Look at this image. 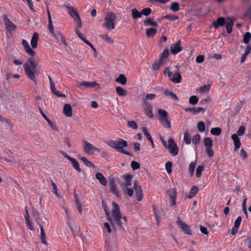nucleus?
<instances>
[{
	"mask_svg": "<svg viewBox=\"0 0 251 251\" xmlns=\"http://www.w3.org/2000/svg\"><path fill=\"white\" fill-rule=\"evenodd\" d=\"M170 9L174 12L178 11L179 10V3L177 2H173L171 5Z\"/></svg>",
	"mask_w": 251,
	"mask_h": 251,
	"instance_id": "43",
	"label": "nucleus"
},
{
	"mask_svg": "<svg viewBox=\"0 0 251 251\" xmlns=\"http://www.w3.org/2000/svg\"><path fill=\"white\" fill-rule=\"evenodd\" d=\"M127 125L129 127H130L134 129H136L138 127L137 124L134 121H128L127 122Z\"/></svg>",
	"mask_w": 251,
	"mask_h": 251,
	"instance_id": "51",
	"label": "nucleus"
},
{
	"mask_svg": "<svg viewBox=\"0 0 251 251\" xmlns=\"http://www.w3.org/2000/svg\"><path fill=\"white\" fill-rule=\"evenodd\" d=\"M131 166L133 170H136L140 168V164L135 161H132L131 163Z\"/></svg>",
	"mask_w": 251,
	"mask_h": 251,
	"instance_id": "54",
	"label": "nucleus"
},
{
	"mask_svg": "<svg viewBox=\"0 0 251 251\" xmlns=\"http://www.w3.org/2000/svg\"><path fill=\"white\" fill-rule=\"evenodd\" d=\"M114 178H111L110 179V191L111 193L117 197H119V193L118 190L116 188L115 185Z\"/></svg>",
	"mask_w": 251,
	"mask_h": 251,
	"instance_id": "20",
	"label": "nucleus"
},
{
	"mask_svg": "<svg viewBox=\"0 0 251 251\" xmlns=\"http://www.w3.org/2000/svg\"><path fill=\"white\" fill-rule=\"evenodd\" d=\"M170 198L176 197V191L175 188L171 189L168 191Z\"/></svg>",
	"mask_w": 251,
	"mask_h": 251,
	"instance_id": "55",
	"label": "nucleus"
},
{
	"mask_svg": "<svg viewBox=\"0 0 251 251\" xmlns=\"http://www.w3.org/2000/svg\"><path fill=\"white\" fill-rule=\"evenodd\" d=\"M170 80L175 83H179L181 81V75L178 72H176L174 75H172Z\"/></svg>",
	"mask_w": 251,
	"mask_h": 251,
	"instance_id": "24",
	"label": "nucleus"
},
{
	"mask_svg": "<svg viewBox=\"0 0 251 251\" xmlns=\"http://www.w3.org/2000/svg\"><path fill=\"white\" fill-rule=\"evenodd\" d=\"M206 152L209 157H212L214 155V151L212 150V147L206 148Z\"/></svg>",
	"mask_w": 251,
	"mask_h": 251,
	"instance_id": "61",
	"label": "nucleus"
},
{
	"mask_svg": "<svg viewBox=\"0 0 251 251\" xmlns=\"http://www.w3.org/2000/svg\"><path fill=\"white\" fill-rule=\"evenodd\" d=\"M239 156L243 160H245L247 158L248 154L246 151L243 149H242L240 150Z\"/></svg>",
	"mask_w": 251,
	"mask_h": 251,
	"instance_id": "53",
	"label": "nucleus"
},
{
	"mask_svg": "<svg viewBox=\"0 0 251 251\" xmlns=\"http://www.w3.org/2000/svg\"><path fill=\"white\" fill-rule=\"evenodd\" d=\"M63 113L67 117H71L73 115L72 108L70 104H65L63 109Z\"/></svg>",
	"mask_w": 251,
	"mask_h": 251,
	"instance_id": "21",
	"label": "nucleus"
},
{
	"mask_svg": "<svg viewBox=\"0 0 251 251\" xmlns=\"http://www.w3.org/2000/svg\"><path fill=\"white\" fill-rule=\"evenodd\" d=\"M134 188L137 200L141 201L142 200V190L141 186L138 184L137 181L134 182Z\"/></svg>",
	"mask_w": 251,
	"mask_h": 251,
	"instance_id": "13",
	"label": "nucleus"
},
{
	"mask_svg": "<svg viewBox=\"0 0 251 251\" xmlns=\"http://www.w3.org/2000/svg\"><path fill=\"white\" fill-rule=\"evenodd\" d=\"M141 12V15H144L145 16H148L150 15L151 12V10L150 8H146L142 10Z\"/></svg>",
	"mask_w": 251,
	"mask_h": 251,
	"instance_id": "56",
	"label": "nucleus"
},
{
	"mask_svg": "<svg viewBox=\"0 0 251 251\" xmlns=\"http://www.w3.org/2000/svg\"><path fill=\"white\" fill-rule=\"evenodd\" d=\"M170 153L176 156L178 154V148L173 138H170L168 141L167 148Z\"/></svg>",
	"mask_w": 251,
	"mask_h": 251,
	"instance_id": "8",
	"label": "nucleus"
},
{
	"mask_svg": "<svg viewBox=\"0 0 251 251\" xmlns=\"http://www.w3.org/2000/svg\"><path fill=\"white\" fill-rule=\"evenodd\" d=\"M144 103V110L146 115L150 118L153 117L152 112V107L150 102L147 101L146 100H143Z\"/></svg>",
	"mask_w": 251,
	"mask_h": 251,
	"instance_id": "10",
	"label": "nucleus"
},
{
	"mask_svg": "<svg viewBox=\"0 0 251 251\" xmlns=\"http://www.w3.org/2000/svg\"><path fill=\"white\" fill-rule=\"evenodd\" d=\"M102 207L103 208V209L105 211V214H106L107 217H109V216L110 215V212H109L108 206L107 205L106 202L104 201H102Z\"/></svg>",
	"mask_w": 251,
	"mask_h": 251,
	"instance_id": "49",
	"label": "nucleus"
},
{
	"mask_svg": "<svg viewBox=\"0 0 251 251\" xmlns=\"http://www.w3.org/2000/svg\"><path fill=\"white\" fill-rule=\"evenodd\" d=\"M38 39V34L37 32H34L31 40V46L33 49L37 48Z\"/></svg>",
	"mask_w": 251,
	"mask_h": 251,
	"instance_id": "28",
	"label": "nucleus"
},
{
	"mask_svg": "<svg viewBox=\"0 0 251 251\" xmlns=\"http://www.w3.org/2000/svg\"><path fill=\"white\" fill-rule=\"evenodd\" d=\"M70 161L72 162V164L74 167V168L78 172H80L81 171V169L79 167V164L78 162L75 158L72 157Z\"/></svg>",
	"mask_w": 251,
	"mask_h": 251,
	"instance_id": "34",
	"label": "nucleus"
},
{
	"mask_svg": "<svg viewBox=\"0 0 251 251\" xmlns=\"http://www.w3.org/2000/svg\"><path fill=\"white\" fill-rule=\"evenodd\" d=\"M112 204L113 206L111 211L112 217L109 215L107 217V219L114 230L116 227L123 229L124 225L127 222L126 218L125 216H123L121 214L120 207L117 203L113 201Z\"/></svg>",
	"mask_w": 251,
	"mask_h": 251,
	"instance_id": "2",
	"label": "nucleus"
},
{
	"mask_svg": "<svg viewBox=\"0 0 251 251\" xmlns=\"http://www.w3.org/2000/svg\"><path fill=\"white\" fill-rule=\"evenodd\" d=\"M222 130L220 127H214L212 128L210 130V133L211 134L216 136H219L221 134Z\"/></svg>",
	"mask_w": 251,
	"mask_h": 251,
	"instance_id": "41",
	"label": "nucleus"
},
{
	"mask_svg": "<svg viewBox=\"0 0 251 251\" xmlns=\"http://www.w3.org/2000/svg\"><path fill=\"white\" fill-rule=\"evenodd\" d=\"M226 24L225 19L224 17H220L216 21L213 22V25L216 29L220 26H223Z\"/></svg>",
	"mask_w": 251,
	"mask_h": 251,
	"instance_id": "22",
	"label": "nucleus"
},
{
	"mask_svg": "<svg viewBox=\"0 0 251 251\" xmlns=\"http://www.w3.org/2000/svg\"><path fill=\"white\" fill-rule=\"evenodd\" d=\"M79 85L84 86L86 87H98V88H100L99 84L97 83L96 81H90V82H85V81H81L79 83Z\"/></svg>",
	"mask_w": 251,
	"mask_h": 251,
	"instance_id": "23",
	"label": "nucleus"
},
{
	"mask_svg": "<svg viewBox=\"0 0 251 251\" xmlns=\"http://www.w3.org/2000/svg\"><path fill=\"white\" fill-rule=\"evenodd\" d=\"M157 30L154 28H150L147 30L146 34L148 37H153L156 33Z\"/></svg>",
	"mask_w": 251,
	"mask_h": 251,
	"instance_id": "35",
	"label": "nucleus"
},
{
	"mask_svg": "<svg viewBox=\"0 0 251 251\" xmlns=\"http://www.w3.org/2000/svg\"><path fill=\"white\" fill-rule=\"evenodd\" d=\"M198 101V98L196 96H192L190 98L189 102L190 104L195 105L197 104Z\"/></svg>",
	"mask_w": 251,
	"mask_h": 251,
	"instance_id": "48",
	"label": "nucleus"
},
{
	"mask_svg": "<svg viewBox=\"0 0 251 251\" xmlns=\"http://www.w3.org/2000/svg\"><path fill=\"white\" fill-rule=\"evenodd\" d=\"M156 97V95L155 94H148L146 95L145 97V99L143 100H152L154 99Z\"/></svg>",
	"mask_w": 251,
	"mask_h": 251,
	"instance_id": "62",
	"label": "nucleus"
},
{
	"mask_svg": "<svg viewBox=\"0 0 251 251\" xmlns=\"http://www.w3.org/2000/svg\"><path fill=\"white\" fill-rule=\"evenodd\" d=\"M52 36L54 38H55L56 40H59V39L61 40L62 44L65 46H67V44L66 42L65 41V38L63 35V34L59 31L54 32L52 34Z\"/></svg>",
	"mask_w": 251,
	"mask_h": 251,
	"instance_id": "19",
	"label": "nucleus"
},
{
	"mask_svg": "<svg viewBox=\"0 0 251 251\" xmlns=\"http://www.w3.org/2000/svg\"><path fill=\"white\" fill-rule=\"evenodd\" d=\"M204 59V56L203 55H198L196 57V62L198 63H201L203 62Z\"/></svg>",
	"mask_w": 251,
	"mask_h": 251,
	"instance_id": "64",
	"label": "nucleus"
},
{
	"mask_svg": "<svg viewBox=\"0 0 251 251\" xmlns=\"http://www.w3.org/2000/svg\"><path fill=\"white\" fill-rule=\"evenodd\" d=\"M106 144L109 147L120 152L127 155H131V153L129 151L124 149V148L127 147L128 146L127 142L124 139L118 138L116 140H109Z\"/></svg>",
	"mask_w": 251,
	"mask_h": 251,
	"instance_id": "3",
	"label": "nucleus"
},
{
	"mask_svg": "<svg viewBox=\"0 0 251 251\" xmlns=\"http://www.w3.org/2000/svg\"><path fill=\"white\" fill-rule=\"evenodd\" d=\"M25 218L26 225L30 230H34V228L32 226L31 222L30 221V220L29 219L30 216H29V214L28 213V211L26 207H25Z\"/></svg>",
	"mask_w": 251,
	"mask_h": 251,
	"instance_id": "18",
	"label": "nucleus"
},
{
	"mask_svg": "<svg viewBox=\"0 0 251 251\" xmlns=\"http://www.w3.org/2000/svg\"><path fill=\"white\" fill-rule=\"evenodd\" d=\"M100 37L107 44H112L114 43L112 38L106 34H101Z\"/></svg>",
	"mask_w": 251,
	"mask_h": 251,
	"instance_id": "32",
	"label": "nucleus"
},
{
	"mask_svg": "<svg viewBox=\"0 0 251 251\" xmlns=\"http://www.w3.org/2000/svg\"><path fill=\"white\" fill-rule=\"evenodd\" d=\"M66 8L68 9V12L69 13L70 15L75 21L79 20L80 18L77 11L74 8V7L67 6Z\"/></svg>",
	"mask_w": 251,
	"mask_h": 251,
	"instance_id": "14",
	"label": "nucleus"
},
{
	"mask_svg": "<svg viewBox=\"0 0 251 251\" xmlns=\"http://www.w3.org/2000/svg\"><path fill=\"white\" fill-rule=\"evenodd\" d=\"M115 81L122 85H125L126 83L127 79L124 74H120L115 79Z\"/></svg>",
	"mask_w": 251,
	"mask_h": 251,
	"instance_id": "29",
	"label": "nucleus"
},
{
	"mask_svg": "<svg viewBox=\"0 0 251 251\" xmlns=\"http://www.w3.org/2000/svg\"><path fill=\"white\" fill-rule=\"evenodd\" d=\"M83 151L89 155H93L95 151L100 152V150L86 141H84Z\"/></svg>",
	"mask_w": 251,
	"mask_h": 251,
	"instance_id": "7",
	"label": "nucleus"
},
{
	"mask_svg": "<svg viewBox=\"0 0 251 251\" xmlns=\"http://www.w3.org/2000/svg\"><path fill=\"white\" fill-rule=\"evenodd\" d=\"M22 45L26 53L31 57L28 58L27 61L24 64V67L26 76L34 82H36V75L40 72V66H39L35 58V52L30 47L28 42L23 39Z\"/></svg>",
	"mask_w": 251,
	"mask_h": 251,
	"instance_id": "1",
	"label": "nucleus"
},
{
	"mask_svg": "<svg viewBox=\"0 0 251 251\" xmlns=\"http://www.w3.org/2000/svg\"><path fill=\"white\" fill-rule=\"evenodd\" d=\"M197 127H198V130L200 132H203L205 129V126L204 123L202 121H200V122H198V123L197 124Z\"/></svg>",
	"mask_w": 251,
	"mask_h": 251,
	"instance_id": "46",
	"label": "nucleus"
},
{
	"mask_svg": "<svg viewBox=\"0 0 251 251\" xmlns=\"http://www.w3.org/2000/svg\"><path fill=\"white\" fill-rule=\"evenodd\" d=\"M241 221H242V217L241 216H239L234 222V226H235V227L239 228V227L241 224Z\"/></svg>",
	"mask_w": 251,
	"mask_h": 251,
	"instance_id": "63",
	"label": "nucleus"
},
{
	"mask_svg": "<svg viewBox=\"0 0 251 251\" xmlns=\"http://www.w3.org/2000/svg\"><path fill=\"white\" fill-rule=\"evenodd\" d=\"M163 18L169 19L170 21H175L177 19L178 17L171 15H166L163 17Z\"/></svg>",
	"mask_w": 251,
	"mask_h": 251,
	"instance_id": "60",
	"label": "nucleus"
},
{
	"mask_svg": "<svg viewBox=\"0 0 251 251\" xmlns=\"http://www.w3.org/2000/svg\"><path fill=\"white\" fill-rule=\"evenodd\" d=\"M204 168V166L202 165H199L197 167V170H196V176L197 177H200L201 176L202 172L203 171Z\"/></svg>",
	"mask_w": 251,
	"mask_h": 251,
	"instance_id": "47",
	"label": "nucleus"
},
{
	"mask_svg": "<svg viewBox=\"0 0 251 251\" xmlns=\"http://www.w3.org/2000/svg\"><path fill=\"white\" fill-rule=\"evenodd\" d=\"M144 25L145 26H153L156 27L158 24L156 22L153 21L152 19L148 18L147 20L144 21Z\"/></svg>",
	"mask_w": 251,
	"mask_h": 251,
	"instance_id": "33",
	"label": "nucleus"
},
{
	"mask_svg": "<svg viewBox=\"0 0 251 251\" xmlns=\"http://www.w3.org/2000/svg\"><path fill=\"white\" fill-rule=\"evenodd\" d=\"M122 177L125 180V183L121 182L120 185L121 187L125 193L127 194L129 196L131 197L133 194V191L132 189L129 188L128 186H130L132 176L130 174L122 176Z\"/></svg>",
	"mask_w": 251,
	"mask_h": 251,
	"instance_id": "5",
	"label": "nucleus"
},
{
	"mask_svg": "<svg viewBox=\"0 0 251 251\" xmlns=\"http://www.w3.org/2000/svg\"><path fill=\"white\" fill-rule=\"evenodd\" d=\"M164 73L165 75H167L170 78H171L172 75V72L171 71L170 68L169 67H166L164 71Z\"/></svg>",
	"mask_w": 251,
	"mask_h": 251,
	"instance_id": "59",
	"label": "nucleus"
},
{
	"mask_svg": "<svg viewBox=\"0 0 251 251\" xmlns=\"http://www.w3.org/2000/svg\"><path fill=\"white\" fill-rule=\"evenodd\" d=\"M245 131V127L244 126H241L237 130L236 135L237 136H242L244 134Z\"/></svg>",
	"mask_w": 251,
	"mask_h": 251,
	"instance_id": "58",
	"label": "nucleus"
},
{
	"mask_svg": "<svg viewBox=\"0 0 251 251\" xmlns=\"http://www.w3.org/2000/svg\"><path fill=\"white\" fill-rule=\"evenodd\" d=\"M210 88L211 86L210 85H204L201 87L198 90V91L201 93L208 92L210 90Z\"/></svg>",
	"mask_w": 251,
	"mask_h": 251,
	"instance_id": "45",
	"label": "nucleus"
},
{
	"mask_svg": "<svg viewBox=\"0 0 251 251\" xmlns=\"http://www.w3.org/2000/svg\"><path fill=\"white\" fill-rule=\"evenodd\" d=\"M198 188L196 186H193L191 188L189 194L187 195V198L189 199L192 198L194 197L198 193Z\"/></svg>",
	"mask_w": 251,
	"mask_h": 251,
	"instance_id": "31",
	"label": "nucleus"
},
{
	"mask_svg": "<svg viewBox=\"0 0 251 251\" xmlns=\"http://www.w3.org/2000/svg\"><path fill=\"white\" fill-rule=\"evenodd\" d=\"M162 63H161L160 61L159 60L158 61H155L152 64V68L154 70H158L161 65H162Z\"/></svg>",
	"mask_w": 251,
	"mask_h": 251,
	"instance_id": "52",
	"label": "nucleus"
},
{
	"mask_svg": "<svg viewBox=\"0 0 251 251\" xmlns=\"http://www.w3.org/2000/svg\"><path fill=\"white\" fill-rule=\"evenodd\" d=\"M96 178L98 179L100 183L103 185L106 186L107 184V180L106 178L101 173H97L96 174Z\"/></svg>",
	"mask_w": 251,
	"mask_h": 251,
	"instance_id": "27",
	"label": "nucleus"
},
{
	"mask_svg": "<svg viewBox=\"0 0 251 251\" xmlns=\"http://www.w3.org/2000/svg\"><path fill=\"white\" fill-rule=\"evenodd\" d=\"M184 140L185 143L187 145L190 144L191 142V138L190 136L189 135L188 131H186L184 132Z\"/></svg>",
	"mask_w": 251,
	"mask_h": 251,
	"instance_id": "42",
	"label": "nucleus"
},
{
	"mask_svg": "<svg viewBox=\"0 0 251 251\" xmlns=\"http://www.w3.org/2000/svg\"><path fill=\"white\" fill-rule=\"evenodd\" d=\"M231 139L234 142V151H236L239 149L241 145L240 138L236 134H233L231 136Z\"/></svg>",
	"mask_w": 251,
	"mask_h": 251,
	"instance_id": "17",
	"label": "nucleus"
},
{
	"mask_svg": "<svg viewBox=\"0 0 251 251\" xmlns=\"http://www.w3.org/2000/svg\"><path fill=\"white\" fill-rule=\"evenodd\" d=\"M3 20L8 33L12 34V32L15 30L16 25L11 22L9 19L6 15L3 16Z\"/></svg>",
	"mask_w": 251,
	"mask_h": 251,
	"instance_id": "9",
	"label": "nucleus"
},
{
	"mask_svg": "<svg viewBox=\"0 0 251 251\" xmlns=\"http://www.w3.org/2000/svg\"><path fill=\"white\" fill-rule=\"evenodd\" d=\"M251 39V34L249 32H247L245 33L243 37V41L246 44H249Z\"/></svg>",
	"mask_w": 251,
	"mask_h": 251,
	"instance_id": "44",
	"label": "nucleus"
},
{
	"mask_svg": "<svg viewBox=\"0 0 251 251\" xmlns=\"http://www.w3.org/2000/svg\"><path fill=\"white\" fill-rule=\"evenodd\" d=\"M173 166V164L171 162L168 161L165 164V168L167 170V172L168 174H170L172 172V167Z\"/></svg>",
	"mask_w": 251,
	"mask_h": 251,
	"instance_id": "50",
	"label": "nucleus"
},
{
	"mask_svg": "<svg viewBox=\"0 0 251 251\" xmlns=\"http://www.w3.org/2000/svg\"><path fill=\"white\" fill-rule=\"evenodd\" d=\"M171 52L172 54H176L181 51L182 48L181 46V41L178 40L176 44H173L170 48Z\"/></svg>",
	"mask_w": 251,
	"mask_h": 251,
	"instance_id": "12",
	"label": "nucleus"
},
{
	"mask_svg": "<svg viewBox=\"0 0 251 251\" xmlns=\"http://www.w3.org/2000/svg\"><path fill=\"white\" fill-rule=\"evenodd\" d=\"M186 112H191L193 114L199 113L201 112L204 113L205 110L202 107H192L185 109Z\"/></svg>",
	"mask_w": 251,
	"mask_h": 251,
	"instance_id": "25",
	"label": "nucleus"
},
{
	"mask_svg": "<svg viewBox=\"0 0 251 251\" xmlns=\"http://www.w3.org/2000/svg\"><path fill=\"white\" fill-rule=\"evenodd\" d=\"M227 21L226 22V29L227 33L230 34L232 31V26L234 25L235 18L228 17L226 19Z\"/></svg>",
	"mask_w": 251,
	"mask_h": 251,
	"instance_id": "15",
	"label": "nucleus"
},
{
	"mask_svg": "<svg viewBox=\"0 0 251 251\" xmlns=\"http://www.w3.org/2000/svg\"><path fill=\"white\" fill-rule=\"evenodd\" d=\"M79 158L82 160L84 163L88 167L95 168V165L94 164L88 160L86 157H79Z\"/></svg>",
	"mask_w": 251,
	"mask_h": 251,
	"instance_id": "39",
	"label": "nucleus"
},
{
	"mask_svg": "<svg viewBox=\"0 0 251 251\" xmlns=\"http://www.w3.org/2000/svg\"><path fill=\"white\" fill-rule=\"evenodd\" d=\"M38 225L40 226V230H41V236H40V238H41V242L42 243L45 245H48V241L46 239V234H45V231H44V228H43V226L38 223Z\"/></svg>",
	"mask_w": 251,
	"mask_h": 251,
	"instance_id": "26",
	"label": "nucleus"
},
{
	"mask_svg": "<svg viewBox=\"0 0 251 251\" xmlns=\"http://www.w3.org/2000/svg\"><path fill=\"white\" fill-rule=\"evenodd\" d=\"M176 223L179 227L182 229V231H183L185 233L188 235L192 234L190 226L186 225L182 220H181L180 217H177Z\"/></svg>",
	"mask_w": 251,
	"mask_h": 251,
	"instance_id": "11",
	"label": "nucleus"
},
{
	"mask_svg": "<svg viewBox=\"0 0 251 251\" xmlns=\"http://www.w3.org/2000/svg\"><path fill=\"white\" fill-rule=\"evenodd\" d=\"M197 165L196 161L192 162L189 166L188 171L191 176H193L194 174V170Z\"/></svg>",
	"mask_w": 251,
	"mask_h": 251,
	"instance_id": "37",
	"label": "nucleus"
},
{
	"mask_svg": "<svg viewBox=\"0 0 251 251\" xmlns=\"http://www.w3.org/2000/svg\"><path fill=\"white\" fill-rule=\"evenodd\" d=\"M117 16L113 12H108L106 14L102 26L109 31L113 30L115 27V21Z\"/></svg>",
	"mask_w": 251,
	"mask_h": 251,
	"instance_id": "4",
	"label": "nucleus"
},
{
	"mask_svg": "<svg viewBox=\"0 0 251 251\" xmlns=\"http://www.w3.org/2000/svg\"><path fill=\"white\" fill-rule=\"evenodd\" d=\"M169 50L168 49H166L161 55L160 59H159V60L161 62V63H162L163 64H165L166 63H167L169 60Z\"/></svg>",
	"mask_w": 251,
	"mask_h": 251,
	"instance_id": "16",
	"label": "nucleus"
},
{
	"mask_svg": "<svg viewBox=\"0 0 251 251\" xmlns=\"http://www.w3.org/2000/svg\"><path fill=\"white\" fill-rule=\"evenodd\" d=\"M158 114L160 116L159 121L161 124L167 128H171V121L169 120L168 113L164 109H159Z\"/></svg>",
	"mask_w": 251,
	"mask_h": 251,
	"instance_id": "6",
	"label": "nucleus"
},
{
	"mask_svg": "<svg viewBox=\"0 0 251 251\" xmlns=\"http://www.w3.org/2000/svg\"><path fill=\"white\" fill-rule=\"evenodd\" d=\"M200 135L199 134L195 135L193 138L192 141L194 144L198 145L200 143Z\"/></svg>",
	"mask_w": 251,
	"mask_h": 251,
	"instance_id": "57",
	"label": "nucleus"
},
{
	"mask_svg": "<svg viewBox=\"0 0 251 251\" xmlns=\"http://www.w3.org/2000/svg\"><path fill=\"white\" fill-rule=\"evenodd\" d=\"M204 145L205 148L212 147L213 145L212 139L210 137H206L203 140Z\"/></svg>",
	"mask_w": 251,
	"mask_h": 251,
	"instance_id": "38",
	"label": "nucleus"
},
{
	"mask_svg": "<svg viewBox=\"0 0 251 251\" xmlns=\"http://www.w3.org/2000/svg\"><path fill=\"white\" fill-rule=\"evenodd\" d=\"M131 12L133 19H135L142 17L141 12H139L136 8L132 9Z\"/></svg>",
	"mask_w": 251,
	"mask_h": 251,
	"instance_id": "36",
	"label": "nucleus"
},
{
	"mask_svg": "<svg viewBox=\"0 0 251 251\" xmlns=\"http://www.w3.org/2000/svg\"><path fill=\"white\" fill-rule=\"evenodd\" d=\"M117 94L120 96H125L126 95V91L122 87L118 86L116 88Z\"/></svg>",
	"mask_w": 251,
	"mask_h": 251,
	"instance_id": "40",
	"label": "nucleus"
},
{
	"mask_svg": "<svg viewBox=\"0 0 251 251\" xmlns=\"http://www.w3.org/2000/svg\"><path fill=\"white\" fill-rule=\"evenodd\" d=\"M164 94L166 97H170L176 100H178V98L177 96L174 93L169 91L168 89H166L164 91Z\"/></svg>",
	"mask_w": 251,
	"mask_h": 251,
	"instance_id": "30",
	"label": "nucleus"
}]
</instances>
